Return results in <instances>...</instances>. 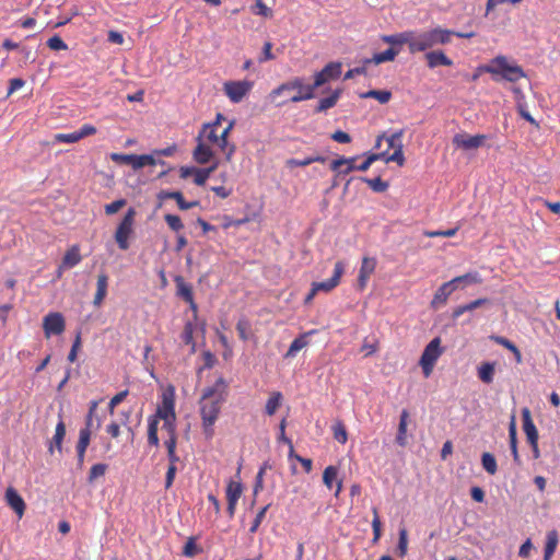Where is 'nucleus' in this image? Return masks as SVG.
<instances>
[{
  "label": "nucleus",
  "instance_id": "nucleus-58",
  "mask_svg": "<svg viewBox=\"0 0 560 560\" xmlns=\"http://www.w3.org/2000/svg\"><path fill=\"white\" fill-rule=\"evenodd\" d=\"M268 508H269V505H268V504H267V505H265V506H264V508H261V509L259 510V512L256 514V516H255V518H254V521H253V523H252V526L249 527V532H250V533H256V532H257L258 527L260 526V524H261V522H262V520H264V517H265V514H266V512H267Z\"/></svg>",
  "mask_w": 560,
  "mask_h": 560
},
{
  "label": "nucleus",
  "instance_id": "nucleus-50",
  "mask_svg": "<svg viewBox=\"0 0 560 560\" xmlns=\"http://www.w3.org/2000/svg\"><path fill=\"white\" fill-rule=\"evenodd\" d=\"M236 330L240 338L246 341L249 338L250 323L246 318H240L236 324Z\"/></svg>",
  "mask_w": 560,
  "mask_h": 560
},
{
  "label": "nucleus",
  "instance_id": "nucleus-16",
  "mask_svg": "<svg viewBox=\"0 0 560 560\" xmlns=\"http://www.w3.org/2000/svg\"><path fill=\"white\" fill-rule=\"evenodd\" d=\"M345 272V265L342 261H337L335 264L334 273L331 278L322 281V282H313L312 285L315 288V291H324V292H330L332 289H335L342 277Z\"/></svg>",
  "mask_w": 560,
  "mask_h": 560
},
{
  "label": "nucleus",
  "instance_id": "nucleus-55",
  "mask_svg": "<svg viewBox=\"0 0 560 560\" xmlns=\"http://www.w3.org/2000/svg\"><path fill=\"white\" fill-rule=\"evenodd\" d=\"M458 231V228L448 229L445 231H424L427 237H453Z\"/></svg>",
  "mask_w": 560,
  "mask_h": 560
},
{
  "label": "nucleus",
  "instance_id": "nucleus-37",
  "mask_svg": "<svg viewBox=\"0 0 560 560\" xmlns=\"http://www.w3.org/2000/svg\"><path fill=\"white\" fill-rule=\"evenodd\" d=\"M407 419H408V412H407V410H402V412L400 415L399 425H398V433L396 436V442L400 446H405L407 443V441H406Z\"/></svg>",
  "mask_w": 560,
  "mask_h": 560
},
{
  "label": "nucleus",
  "instance_id": "nucleus-39",
  "mask_svg": "<svg viewBox=\"0 0 560 560\" xmlns=\"http://www.w3.org/2000/svg\"><path fill=\"white\" fill-rule=\"evenodd\" d=\"M361 97L374 98L377 100L381 104H386L389 102L392 93L387 90H371L362 94Z\"/></svg>",
  "mask_w": 560,
  "mask_h": 560
},
{
  "label": "nucleus",
  "instance_id": "nucleus-11",
  "mask_svg": "<svg viewBox=\"0 0 560 560\" xmlns=\"http://www.w3.org/2000/svg\"><path fill=\"white\" fill-rule=\"evenodd\" d=\"M65 328V317L59 312H50L43 319V329L46 338H49L51 335L62 334Z\"/></svg>",
  "mask_w": 560,
  "mask_h": 560
},
{
  "label": "nucleus",
  "instance_id": "nucleus-41",
  "mask_svg": "<svg viewBox=\"0 0 560 560\" xmlns=\"http://www.w3.org/2000/svg\"><path fill=\"white\" fill-rule=\"evenodd\" d=\"M195 325L192 323H186L182 332V340L185 345L191 347V352L196 350V343L194 341Z\"/></svg>",
  "mask_w": 560,
  "mask_h": 560
},
{
  "label": "nucleus",
  "instance_id": "nucleus-46",
  "mask_svg": "<svg viewBox=\"0 0 560 560\" xmlns=\"http://www.w3.org/2000/svg\"><path fill=\"white\" fill-rule=\"evenodd\" d=\"M373 511V520H372V529H373V542H377L382 535V523L378 516V512L376 508L372 509Z\"/></svg>",
  "mask_w": 560,
  "mask_h": 560
},
{
  "label": "nucleus",
  "instance_id": "nucleus-59",
  "mask_svg": "<svg viewBox=\"0 0 560 560\" xmlns=\"http://www.w3.org/2000/svg\"><path fill=\"white\" fill-rule=\"evenodd\" d=\"M126 205V200L125 199H118V200H115L108 205L105 206V213L107 215H112V214H115L116 212H118L122 207H125Z\"/></svg>",
  "mask_w": 560,
  "mask_h": 560
},
{
  "label": "nucleus",
  "instance_id": "nucleus-10",
  "mask_svg": "<svg viewBox=\"0 0 560 560\" xmlns=\"http://www.w3.org/2000/svg\"><path fill=\"white\" fill-rule=\"evenodd\" d=\"M110 158L114 162L131 165L133 170H139L147 165H155L156 164V160L151 154L137 155V154L113 153Z\"/></svg>",
  "mask_w": 560,
  "mask_h": 560
},
{
  "label": "nucleus",
  "instance_id": "nucleus-44",
  "mask_svg": "<svg viewBox=\"0 0 560 560\" xmlns=\"http://www.w3.org/2000/svg\"><path fill=\"white\" fill-rule=\"evenodd\" d=\"M331 429H332L334 439L337 442H339L340 444H346L348 441V433H347L346 425L341 421H337L332 425Z\"/></svg>",
  "mask_w": 560,
  "mask_h": 560
},
{
  "label": "nucleus",
  "instance_id": "nucleus-6",
  "mask_svg": "<svg viewBox=\"0 0 560 560\" xmlns=\"http://www.w3.org/2000/svg\"><path fill=\"white\" fill-rule=\"evenodd\" d=\"M404 135V130H399L390 135L389 137H385L384 135L378 136L376 139V148L381 147V143L383 140H386L388 143V148L394 149V152L392 154H388L387 151H384L385 156L383 158V161L386 163L395 162L399 166H402L405 164V156H404V144L401 141Z\"/></svg>",
  "mask_w": 560,
  "mask_h": 560
},
{
  "label": "nucleus",
  "instance_id": "nucleus-5",
  "mask_svg": "<svg viewBox=\"0 0 560 560\" xmlns=\"http://www.w3.org/2000/svg\"><path fill=\"white\" fill-rule=\"evenodd\" d=\"M234 127V120L230 121L228 126L218 133L217 127H207V124L203 125L202 130L197 137V140H202L203 138L210 143L217 144L222 151L225 152V159L228 162L232 160V156L235 152V145H229L228 136Z\"/></svg>",
  "mask_w": 560,
  "mask_h": 560
},
{
  "label": "nucleus",
  "instance_id": "nucleus-12",
  "mask_svg": "<svg viewBox=\"0 0 560 560\" xmlns=\"http://www.w3.org/2000/svg\"><path fill=\"white\" fill-rule=\"evenodd\" d=\"M488 138L489 136L481 133L475 136H469L467 133H457L453 137V144L456 148L469 151L482 147Z\"/></svg>",
  "mask_w": 560,
  "mask_h": 560
},
{
  "label": "nucleus",
  "instance_id": "nucleus-53",
  "mask_svg": "<svg viewBox=\"0 0 560 560\" xmlns=\"http://www.w3.org/2000/svg\"><path fill=\"white\" fill-rule=\"evenodd\" d=\"M253 12L257 15H261L265 18L272 16V10L268 8L262 0H255V5L253 7Z\"/></svg>",
  "mask_w": 560,
  "mask_h": 560
},
{
  "label": "nucleus",
  "instance_id": "nucleus-14",
  "mask_svg": "<svg viewBox=\"0 0 560 560\" xmlns=\"http://www.w3.org/2000/svg\"><path fill=\"white\" fill-rule=\"evenodd\" d=\"M150 418H156L158 422L160 420H176L175 415V401H174V393H164L162 396V404L158 407L156 413L151 416Z\"/></svg>",
  "mask_w": 560,
  "mask_h": 560
},
{
  "label": "nucleus",
  "instance_id": "nucleus-51",
  "mask_svg": "<svg viewBox=\"0 0 560 560\" xmlns=\"http://www.w3.org/2000/svg\"><path fill=\"white\" fill-rule=\"evenodd\" d=\"M285 425H287V421H285V419H282V421L279 424V430H280L279 441L285 443L289 446V456L292 457L294 454V447H293L292 441L285 435Z\"/></svg>",
  "mask_w": 560,
  "mask_h": 560
},
{
  "label": "nucleus",
  "instance_id": "nucleus-42",
  "mask_svg": "<svg viewBox=\"0 0 560 560\" xmlns=\"http://www.w3.org/2000/svg\"><path fill=\"white\" fill-rule=\"evenodd\" d=\"M158 425L159 424L156 418L148 419V442L152 446L159 445Z\"/></svg>",
  "mask_w": 560,
  "mask_h": 560
},
{
  "label": "nucleus",
  "instance_id": "nucleus-40",
  "mask_svg": "<svg viewBox=\"0 0 560 560\" xmlns=\"http://www.w3.org/2000/svg\"><path fill=\"white\" fill-rule=\"evenodd\" d=\"M452 282L454 283V285H458L459 283H467V284L481 283L482 278L478 272L475 271V272H467L465 275L455 277L452 279Z\"/></svg>",
  "mask_w": 560,
  "mask_h": 560
},
{
  "label": "nucleus",
  "instance_id": "nucleus-25",
  "mask_svg": "<svg viewBox=\"0 0 560 560\" xmlns=\"http://www.w3.org/2000/svg\"><path fill=\"white\" fill-rule=\"evenodd\" d=\"M194 160L199 164H207L213 158L212 149L203 140H198V144L192 152Z\"/></svg>",
  "mask_w": 560,
  "mask_h": 560
},
{
  "label": "nucleus",
  "instance_id": "nucleus-35",
  "mask_svg": "<svg viewBox=\"0 0 560 560\" xmlns=\"http://www.w3.org/2000/svg\"><path fill=\"white\" fill-rule=\"evenodd\" d=\"M98 402L96 400H92L90 402L89 412L85 418V427L83 429H89V432H92L93 429L97 430L101 428V419H96V423L94 424V416L96 413Z\"/></svg>",
  "mask_w": 560,
  "mask_h": 560
},
{
  "label": "nucleus",
  "instance_id": "nucleus-32",
  "mask_svg": "<svg viewBox=\"0 0 560 560\" xmlns=\"http://www.w3.org/2000/svg\"><path fill=\"white\" fill-rule=\"evenodd\" d=\"M340 95L341 90L337 89L329 96L320 98L314 112L322 113L328 110L329 108H332L337 104Z\"/></svg>",
  "mask_w": 560,
  "mask_h": 560
},
{
  "label": "nucleus",
  "instance_id": "nucleus-64",
  "mask_svg": "<svg viewBox=\"0 0 560 560\" xmlns=\"http://www.w3.org/2000/svg\"><path fill=\"white\" fill-rule=\"evenodd\" d=\"M331 139L339 143H349L351 141V137L349 133L337 130L331 135Z\"/></svg>",
  "mask_w": 560,
  "mask_h": 560
},
{
  "label": "nucleus",
  "instance_id": "nucleus-9",
  "mask_svg": "<svg viewBox=\"0 0 560 560\" xmlns=\"http://www.w3.org/2000/svg\"><path fill=\"white\" fill-rule=\"evenodd\" d=\"M254 83L252 81H226L223 84V91L232 103H240L252 91Z\"/></svg>",
  "mask_w": 560,
  "mask_h": 560
},
{
  "label": "nucleus",
  "instance_id": "nucleus-1",
  "mask_svg": "<svg viewBox=\"0 0 560 560\" xmlns=\"http://www.w3.org/2000/svg\"><path fill=\"white\" fill-rule=\"evenodd\" d=\"M229 385L223 377H219L212 386L202 390L199 400L201 427L205 438L211 440L214 435V423L217 422L222 405L228 397Z\"/></svg>",
  "mask_w": 560,
  "mask_h": 560
},
{
  "label": "nucleus",
  "instance_id": "nucleus-20",
  "mask_svg": "<svg viewBox=\"0 0 560 560\" xmlns=\"http://www.w3.org/2000/svg\"><path fill=\"white\" fill-rule=\"evenodd\" d=\"M65 435H66V424H65L63 420L60 419L56 425L55 434L48 445V452L50 455H52L55 453V450H57L58 453L62 452V442H63Z\"/></svg>",
  "mask_w": 560,
  "mask_h": 560
},
{
  "label": "nucleus",
  "instance_id": "nucleus-22",
  "mask_svg": "<svg viewBox=\"0 0 560 560\" xmlns=\"http://www.w3.org/2000/svg\"><path fill=\"white\" fill-rule=\"evenodd\" d=\"M159 198L160 199H174V201H176V203L180 210H188V209L195 208L199 205L198 201H190V202L186 201L180 191L162 190L159 194Z\"/></svg>",
  "mask_w": 560,
  "mask_h": 560
},
{
  "label": "nucleus",
  "instance_id": "nucleus-17",
  "mask_svg": "<svg viewBox=\"0 0 560 560\" xmlns=\"http://www.w3.org/2000/svg\"><path fill=\"white\" fill-rule=\"evenodd\" d=\"M176 284V294L189 304L191 311L197 312L198 307L194 300L192 287L185 281L182 276L174 278Z\"/></svg>",
  "mask_w": 560,
  "mask_h": 560
},
{
  "label": "nucleus",
  "instance_id": "nucleus-36",
  "mask_svg": "<svg viewBox=\"0 0 560 560\" xmlns=\"http://www.w3.org/2000/svg\"><path fill=\"white\" fill-rule=\"evenodd\" d=\"M326 161V158L322 156V155H311V156H306L304 158L303 160H299V159H289L285 164L288 167L292 168V167H295V166H307L312 163H315V162H319V163H325Z\"/></svg>",
  "mask_w": 560,
  "mask_h": 560
},
{
  "label": "nucleus",
  "instance_id": "nucleus-23",
  "mask_svg": "<svg viewBox=\"0 0 560 560\" xmlns=\"http://www.w3.org/2000/svg\"><path fill=\"white\" fill-rule=\"evenodd\" d=\"M5 503L15 512L19 518H22L25 512V502L19 492H4Z\"/></svg>",
  "mask_w": 560,
  "mask_h": 560
},
{
  "label": "nucleus",
  "instance_id": "nucleus-47",
  "mask_svg": "<svg viewBox=\"0 0 560 560\" xmlns=\"http://www.w3.org/2000/svg\"><path fill=\"white\" fill-rule=\"evenodd\" d=\"M384 156H385V153L369 154L366 156V159L360 165H355L357 171H360V172L368 171L370 168V166L372 165V163H374L375 161H378V160H383Z\"/></svg>",
  "mask_w": 560,
  "mask_h": 560
},
{
  "label": "nucleus",
  "instance_id": "nucleus-2",
  "mask_svg": "<svg viewBox=\"0 0 560 560\" xmlns=\"http://www.w3.org/2000/svg\"><path fill=\"white\" fill-rule=\"evenodd\" d=\"M479 71L491 74L494 80L502 79L512 83L526 78L523 68L503 55L494 57L488 65L480 66Z\"/></svg>",
  "mask_w": 560,
  "mask_h": 560
},
{
  "label": "nucleus",
  "instance_id": "nucleus-4",
  "mask_svg": "<svg viewBox=\"0 0 560 560\" xmlns=\"http://www.w3.org/2000/svg\"><path fill=\"white\" fill-rule=\"evenodd\" d=\"M284 89H296V93L289 100L292 103H299L315 97L316 88L314 84H305L302 78L295 77L273 89L269 93V98L275 102L278 96L284 93Z\"/></svg>",
  "mask_w": 560,
  "mask_h": 560
},
{
  "label": "nucleus",
  "instance_id": "nucleus-13",
  "mask_svg": "<svg viewBox=\"0 0 560 560\" xmlns=\"http://www.w3.org/2000/svg\"><path fill=\"white\" fill-rule=\"evenodd\" d=\"M341 74V63L340 62H329L327 63L320 71L316 72L314 75V86L320 88L324 84L336 80Z\"/></svg>",
  "mask_w": 560,
  "mask_h": 560
},
{
  "label": "nucleus",
  "instance_id": "nucleus-29",
  "mask_svg": "<svg viewBox=\"0 0 560 560\" xmlns=\"http://www.w3.org/2000/svg\"><path fill=\"white\" fill-rule=\"evenodd\" d=\"M559 544V535L556 529H552L547 533L546 544L544 549V560H550L553 556L557 546Z\"/></svg>",
  "mask_w": 560,
  "mask_h": 560
},
{
  "label": "nucleus",
  "instance_id": "nucleus-60",
  "mask_svg": "<svg viewBox=\"0 0 560 560\" xmlns=\"http://www.w3.org/2000/svg\"><path fill=\"white\" fill-rule=\"evenodd\" d=\"M128 395V390H121L119 393H117L109 401L108 404V411L110 415L114 413V409L117 405H119L121 401H124V399L127 397Z\"/></svg>",
  "mask_w": 560,
  "mask_h": 560
},
{
  "label": "nucleus",
  "instance_id": "nucleus-31",
  "mask_svg": "<svg viewBox=\"0 0 560 560\" xmlns=\"http://www.w3.org/2000/svg\"><path fill=\"white\" fill-rule=\"evenodd\" d=\"M398 55V50H395L394 48H388L385 51L374 54L372 58H368L363 60L364 66L374 63L380 65L387 61H393L396 56Z\"/></svg>",
  "mask_w": 560,
  "mask_h": 560
},
{
  "label": "nucleus",
  "instance_id": "nucleus-52",
  "mask_svg": "<svg viewBox=\"0 0 560 560\" xmlns=\"http://www.w3.org/2000/svg\"><path fill=\"white\" fill-rule=\"evenodd\" d=\"M164 220L167 223L168 228L175 232H178L184 229L182 219L176 214H165Z\"/></svg>",
  "mask_w": 560,
  "mask_h": 560
},
{
  "label": "nucleus",
  "instance_id": "nucleus-49",
  "mask_svg": "<svg viewBox=\"0 0 560 560\" xmlns=\"http://www.w3.org/2000/svg\"><path fill=\"white\" fill-rule=\"evenodd\" d=\"M408 549V533L406 528L399 529V538L397 545V551L400 557H405Z\"/></svg>",
  "mask_w": 560,
  "mask_h": 560
},
{
  "label": "nucleus",
  "instance_id": "nucleus-8",
  "mask_svg": "<svg viewBox=\"0 0 560 560\" xmlns=\"http://www.w3.org/2000/svg\"><path fill=\"white\" fill-rule=\"evenodd\" d=\"M443 350L441 348V339L439 337L432 339L424 348L419 364L425 377L432 374L433 368L441 357Z\"/></svg>",
  "mask_w": 560,
  "mask_h": 560
},
{
  "label": "nucleus",
  "instance_id": "nucleus-7",
  "mask_svg": "<svg viewBox=\"0 0 560 560\" xmlns=\"http://www.w3.org/2000/svg\"><path fill=\"white\" fill-rule=\"evenodd\" d=\"M135 217L136 210L129 208L115 231L114 237L121 250H127L130 246L129 238L133 233Z\"/></svg>",
  "mask_w": 560,
  "mask_h": 560
},
{
  "label": "nucleus",
  "instance_id": "nucleus-15",
  "mask_svg": "<svg viewBox=\"0 0 560 560\" xmlns=\"http://www.w3.org/2000/svg\"><path fill=\"white\" fill-rule=\"evenodd\" d=\"M522 420H523V430L526 434L527 441L533 446L536 455L538 454V431L536 425L532 419L530 410L525 407L522 409Z\"/></svg>",
  "mask_w": 560,
  "mask_h": 560
},
{
  "label": "nucleus",
  "instance_id": "nucleus-30",
  "mask_svg": "<svg viewBox=\"0 0 560 560\" xmlns=\"http://www.w3.org/2000/svg\"><path fill=\"white\" fill-rule=\"evenodd\" d=\"M383 42L390 45H404L407 44L410 49V43L412 40V31H406L393 35H384L382 37Z\"/></svg>",
  "mask_w": 560,
  "mask_h": 560
},
{
  "label": "nucleus",
  "instance_id": "nucleus-19",
  "mask_svg": "<svg viewBox=\"0 0 560 560\" xmlns=\"http://www.w3.org/2000/svg\"><path fill=\"white\" fill-rule=\"evenodd\" d=\"M457 289V285L451 281L444 282L434 293L431 301V306L438 308L441 305L446 304L448 296Z\"/></svg>",
  "mask_w": 560,
  "mask_h": 560
},
{
  "label": "nucleus",
  "instance_id": "nucleus-27",
  "mask_svg": "<svg viewBox=\"0 0 560 560\" xmlns=\"http://www.w3.org/2000/svg\"><path fill=\"white\" fill-rule=\"evenodd\" d=\"M108 277L106 273H100L97 276L96 292L93 299L94 306L98 307L102 305L107 294Z\"/></svg>",
  "mask_w": 560,
  "mask_h": 560
},
{
  "label": "nucleus",
  "instance_id": "nucleus-43",
  "mask_svg": "<svg viewBox=\"0 0 560 560\" xmlns=\"http://www.w3.org/2000/svg\"><path fill=\"white\" fill-rule=\"evenodd\" d=\"M196 537L191 536L187 539L184 548H183V556L187 557V558H192L195 556H197L198 553L202 552V548L201 547H198L196 545Z\"/></svg>",
  "mask_w": 560,
  "mask_h": 560
},
{
  "label": "nucleus",
  "instance_id": "nucleus-24",
  "mask_svg": "<svg viewBox=\"0 0 560 560\" xmlns=\"http://www.w3.org/2000/svg\"><path fill=\"white\" fill-rule=\"evenodd\" d=\"M428 67L433 69L439 66L451 67L453 66L452 59H450L442 50H433L425 54Z\"/></svg>",
  "mask_w": 560,
  "mask_h": 560
},
{
  "label": "nucleus",
  "instance_id": "nucleus-3",
  "mask_svg": "<svg viewBox=\"0 0 560 560\" xmlns=\"http://www.w3.org/2000/svg\"><path fill=\"white\" fill-rule=\"evenodd\" d=\"M453 31L435 27L427 31H412V40L410 43V52H422L433 48L436 45H445L451 42Z\"/></svg>",
  "mask_w": 560,
  "mask_h": 560
},
{
  "label": "nucleus",
  "instance_id": "nucleus-56",
  "mask_svg": "<svg viewBox=\"0 0 560 560\" xmlns=\"http://www.w3.org/2000/svg\"><path fill=\"white\" fill-rule=\"evenodd\" d=\"M47 46L51 49V50H66L68 49V46L67 44L63 42V39L58 36V35H55L52 37H50L48 40H47Z\"/></svg>",
  "mask_w": 560,
  "mask_h": 560
},
{
  "label": "nucleus",
  "instance_id": "nucleus-38",
  "mask_svg": "<svg viewBox=\"0 0 560 560\" xmlns=\"http://www.w3.org/2000/svg\"><path fill=\"white\" fill-rule=\"evenodd\" d=\"M282 401V394L280 392H273L268 398L265 407V411L268 416L276 413Z\"/></svg>",
  "mask_w": 560,
  "mask_h": 560
},
{
  "label": "nucleus",
  "instance_id": "nucleus-21",
  "mask_svg": "<svg viewBox=\"0 0 560 560\" xmlns=\"http://www.w3.org/2000/svg\"><path fill=\"white\" fill-rule=\"evenodd\" d=\"M323 482L328 489L336 487V490H341L342 480L339 478V469L336 466H328L323 472Z\"/></svg>",
  "mask_w": 560,
  "mask_h": 560
},
{
  "label": "nucleus",
  "instance_id": "nucleus-26",
  "mask_svg": "<svg viewBox=\"0 0 560 560\" xmlns=\"http://www.w3.org/2000/svg\"><path fill=\"white\" fill-rule=\"evenodd\" d=\"M82 260L79 245H72L65 254L60 269L73 268Z\"/></svg>",
  "mask_w": 560,
  "mask_h": 560
},
{
  "label": "nucleus",
  "instance_id": "nucleus-57",
  "mask_svg": "<svg viewBox=\"0 0 560 560\" xmlns=\"http://www.w3.org/2000/svg\"><path fill=\"white\" fill-rule=\"evenodd\" d=\"M107 469V465L105 464H95L91 467L89 479L94 480L105 475Z\"/></svg>",
  "mask_w": 560,
  "mask_h": 560
},
{
  "label": "nucleus",
  "instance_id": "nucleus-61",
  "mask_svg": "<svg viewBox=\"0 0 560 560\" xmlns=\"http://www.w3.org/2000/svg\"><path fill=\"white\" fill-rule=\"evenodd\" d=\"M271 49L272 44L270 42H266L262 48V54L259 57V62H265L275 59V55L271 52Z\"/></svg>",
  "mask_w": 560,
  "mask_h": 560
},
{
  "label": "nucleus",
  "instance_id": "nucleus-28",
  "mask_svg": "<svg viewBox=\"0 0 560 560\" xmlns=\"http://www.w3.org/2000/svg\"><path fill=\"white\" fill-rule=\"evenodd\" d=\"M92 432H89V429H81L79 432V441L77 443V455H78V462L80 465L84 462V456L88 446L90 445Z\"/></svg>",
  "mask_w": 560,
  "mask_h": 560
},
{
  "label": "nucleus",
  "instance_id": "nucleus-63",
  "mask_svg": "<svg viewBox=\"0 0 560 560\" xmlns=\"http://www.w3.org/2000/svg\"><path fill=\"white\" fill-rule=\"evenodd\" d=\"M80 139L92 136L96 133V128L93 125L84 124L79 130H77Z\"/></svg>",
  "mask_w": 560,
  "mask_h": 560
},
{
  "label": "nucleus",
  "instance_id": "nucleus-34",
  "mask_svg": "<svg viewBox=\"0 0 560 560\" xmlns=\"http://www.w3.org/2000/svg\"><path fill=\"white\" fill-rule=\"evenodd\" d=\"M310 334H312V331L306 332V334H303V335H301L300 337L295 338V339L291 342V345H290V347H289V349H288L287 353L284 354V358H293V357H295V354H296L300 350H302L303 348H305V347L307 346V343H308V341L306 340V337H307Z\"/></svg>",
  "mask_w": 560,
  "mask_h": 560
},
{
  "label": "nucleus",
  "instance_id": "nucleus-18",
  "mask_svg": "<svg viewBox=\"0 0 560 560\" xmlns=\"http://www.w3.org/2000/svg\"><path fill=\"white\" fill-rule=\"evenodd\" d=\"M376 259L373 257H363L362 264L359 270L358 285L360 290H364L369 278L376 268Z\"/></svg>",
  "mask_w": 560,
  "mask_h": 560
},
{
  "label": "nucleus",
  "instance_id": "nucleus-48",
  "mask_svg": "<svg viewBox=\"0 0 560 560\" xmlns=\"http://www.w3.org/2000/svg\"><path fill=\"white\" fill-rule=\"evenodd\" d=\"M482 467L486 471L493 475L497 471V460L490 453H483L481 457Z\"/></svg>",
  "mask_w": 560,
  "mask_h": 560
},
{
  "label": "nucleus",
  "instance_id": "nucleus-33",
  "mask_svg": "<svg viewBox=\"0 0 560 560\" xmlns=\"http://www.w3.org/2000/svg\"><path fill=\"white\" fill-rule=\"evenodd\" d=\"M494 371V362H483L478 368V377L485 384H491L493 382Z\"/></svg>",
  "mask_w": 560,
  "mask_h": 560
},
{
  "label": "nucleus",
  "instance_id": "nucleus-45",
  "mask_svg": "<svg viewBox=\"0 0 560 560\" xmlns=\"http://www.w3.org/2000/svg\"><path fill=\"white\" fill-rule=\"evenodd\" d=\"M372 190L375 192H384L388 188V184L384 182L381 177L376 178H362Z\"/></svg>",
  "mask_w": 560,
  "mask_h": 560
},
{
  "label": "nucleus",
  "instance_id": "nucleus-62",
  "mask_svg": "<svg viewBox=\"0 0 560 560\" xmlns=\"http://www.w3.org/2000/svg\"><path fill=\"white\" fill-rule=\"evenodd\" d=\"M209 178V171H203L202 168H198L196 174L194 175V183L198 186H202L206 184Z\"/></svg>",
  "mask_w": 560,
  "mask_h": 560
},
{
  "label": "nucleus",
  "instance_id": "nucleus-54",
  "mask_svg": "<svg viewBox=\"0 0 560 560\" xmlns=\"http://www.w3.org/2000/svg\"><path fill=\"white\" fill-rule=\"evenodd\" d=\"M80 137L77 131L70 133H57L55 135V141L60 143H74L80 141Z\"/></svg>",
  "mask_w": 560,
  "mask_h": 560
}]
</instances>
